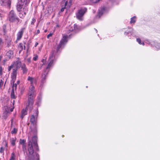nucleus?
<instances>
[{
	"label": "nucleus",
	"mask_w": 160,
	"mask_h": 160,
	"mask_svg": "<svg viewBox=\"0 0 160 160\" xmlns=\"http://www.w3.org/2000/svg\"><path fill=\"white\" fill-rule=\"evenodd\" d=\"M105 10V8H102L100 11H99L98 12V15L99 16L101 15Z\"/></svg>",
	"instance_id": "obj_25"
},
{
	"label": "nucleus",
	"mask_w": 160,
	"mask_h": 160,
	"mask_svg": "<svg viewBox=\"0 0 160 160\" xmlns=\"http://www.w3.org/2000/svg\"><path fill=\"white\" fill-rule=\"evenodd\" d=\"M2 70L3 69L1 67V66H0V75H2Z\"/></svg>",
	"instance_id": "obj_32"
},
{
	"label": "nucleus",
	"mask_w": 160,
	"mask_h": 160,
	"mask_svg": "<svg viewBox=\"0 0 160 160\" xmlns=\"http://www.w3.org/2000/svg\"><path fill=\"white\" fill-rule=\"evenodd\" d=\"M47 30H45L44 32H47Z\"/></svg>",
	"instance_id": "obj_54"
},
{
	"label": "nucleus",
	"mask_w": 160,
	"mask_h": 160,
	"mask_svg": "<svg viewBox=\"0 0 160 160\" xmlns=\"http://www.w3.org/2000/svg\"><path fill=\"white\" fill-rule=\"evenodd\" d=\"M142 44L143 45H144V42H142V43H141V44Z\"/></svg>",
	"instance_id": "obj_52"
},
{
	"label": "nucleus",
	"mask_w": 160,
	"mask_h": 160,
	"mask_svg": "<svg viewBox=\"0 0 160 160\" xmlns=\"http://www.w3.org/2000/svg\"><path fill=\"white\" fill-rule=\"evenodd\" d=\"M36 156L38 158V157H39V155L38 154H36Z\"/></svg>",
	"instance_id": "obj_50"
},
{
	"label": "nucleus",
	"mask_w": 160,
	"mask_h": 160,
	"mask_svg": "<svg viewBox=\"0 0 160 160\" xmlns=\"http://www.w3.org/2000/svg\"><path fill=\"white\" fill-rule=\"evenodd\" d=\"M27 114V112L26 110L23 109L22 110L21 118L23 119L24 116Z\"/></svg>",
	"instance_id": "obj_18"
},
{
	"label": "nucleus",
	"mask_w": 160,
	"mask_h": 160,
	"mask_svg": "<svg viewBox=\"0 0 160 160\" xmlns=\"http://www.w3.org/2000/svg\"><path fill=\"white\" fill-rule=\"evenodd\" d=\"M28 80L30 82L31 85H33V84H36L37 82V80L35 78L30 76L28 77Z\"/></svg>",
	"instance_id": "obj_13"
},
{
	"label": "nucleus",
	"mask_w": 160,
	"mask_h": 160,
	"mask_svg": "<svg viewBox=\"0 0 160 160\" xmlns=\"http://www.w3.org/2000/svg\"><path fill=\"white\" fill-rule=\"evenodd\" d=\"M35 21H36L35 19L34 18H32V21L31 22V24H32V25L34 24V22H35Z\"/></svg>",
	"instance_id": "obj_31"
},
{
	"label": "nucleus",
	"mask_w": 160,
	"mask_h": 160,
	"mask_svg": "<svg viewBox=\"0 0 160 160\" xmlns=\"http://www.w3.org/2000/svg\"><path fill=\"white\" fill-rule=\"evenodd\" d=\"M3 84V82L2 80H0V88H1Z\"/></svg>",
	"instance_id": "obj_30"
},
{
	"label": "nucleus",
	"mask_w": 160,
	"mask_h": 160,
	"mask_svg": "<svg viewBox=\"0 0 160 160\" xmlns=\"http://www.w3.org/2000/svg\"><path fill=\"white\" fill-rule=\"evenodd\" d=\"M100 0H91L93 3H96L99 2Z\"/></svg>",
	"instance_id": "obj_35"
},
{
	"label": "nucleus",
	"mask_w": 160,
	"mask_h": 160,
	"mask_svg": "<svg viewBox=\"0 0 160 160\" xmlns=\"http://www.w3.org/2000/svg\"><path fill=\"white\" fill-rule=\"evenodd\" d=\"M38 45V42H36L35 44V47H36Z\"/></svg>",
	"instance_id": "obj_44"
},
{
	"label": "nucleus",
	"mask_w": 160,
	"mask_h": 160,
	"mask_svg": "<svg viewBox=\"0 0 160 160\" xmlns=\"http://www.w3.org/2000/svg\"><path fill=\"white\" fill-rule=\"evenodd\" d=\"M4 149L2 147H1L0 148V152L1 153H3Z\"/></svg>",
	"instance_id": "obj_33"
},
{
	"label": "nucleus",
	"mask_w": 160,
	"mask_h": 160,
	"mask_svg": "<svg viewBox=\"0 0 160 160\" xmlns=\"http://www.w3.org/2000/svg\"><path fill=\"white\" fill-rule=\"evenodd\" d=\"M38 58V56L36 55L35 57H34L33 59L34 61H36Z\"/></svg>",
	"instance_id": "obj_34"
},
{
	"label": "nucleus",
	"mask_w": 160,
	"mask_h": 160,
	"mask_svg": "<svg viewBox=\"0 0 160 160\" xmlns=\"http://www.w3.org/2000/svg\"><path fill=\"white\" fill-rule=\"evenodd\" d=\"M13 108H12L10 109V111L11 112H12L13 111Z\"/></svg>",
	"instance_id": "obj_48"
},
{
	"label": "nucleus",
	"mask_w": 160,
	"mask_h": 160,
	"mask_svg": "<svg viewBox=\"0 0 160 160\" xmlns=\"http://www.w3.org/2000/svg\"><path fill=\"white\" fill-rule=\"evenodd\" d=\"M28 151L30 155H32L33 153V148L32 147V142L29 141L28 144Z\"/></svg>",
	"instance_id": "obj_12"
},
{
	"label": "nucleus",
	"mask_w": 160,
	"mask_h": 160,
	"mask_svg": "<svg viewBox=\"0 0 160 160\" xmlns=\"http://www.w3.org/2000/svg\"><path fill=\"white\" fill-rule=\"evenodd\" d=\"M11 98H12L14 99L15 98V96L14 94V91L12 90L11 94Z\"/></svg>",
	"instance_id": "obj_29"
},
{
	"label": "nucleus",
	"mask_w": 160,
	"mask_h": 160,
	"mask_svg": "<svg viewBox=\"0 0 160 160\" xmlns=\"http://www.w3.org/2000/svg\"><path fill=\"white\" fill-rule=\"evenodd\" d=\"M65 8V7H64V8H62L61 9L60 12H63L64 11V10Z\"/></svg>",
	"instance_id": "obj_41"
},
{
	"label": "nucleus",
	"mask_w": 160,
	"mask_h": 160,
	"mask_svg": "<svg viewBox=\"0 0 160 160\" xmlns=\"http://www.w3.org/2000/svg\"><path fill=\"white\" fill-rule=\"evenodd\" d=\"M27 61L28 62H31V58H28L27 59Z\"/></svg>",
	"instance_id": "obj_40"
},
{
	"label": "nucleus",
	"mask_w": 160,
	"mask_h": 160,
	"mask_svg": "<svg viewBox=\"0 0 160 160\" xmlns=\"http://www.w3.org/2000/svg\"><path fill=\"white\" fill-rule=\"evenodd\" d=\"M137 41L139 44H141V40L140 38H137Z\"/></svg>",
	"instance_id": "obj_36"
},
{
	"label": "nucleus",
	"mask_w": 160,
	"mask_h": 160,
	"mask_svg": "<svg viewBox=\"0 0 160 160\" xmlns=\"http://www.w3.org/2000/svg\"><path fill=\"white\" fill-rule=\"evenodd\" d=\"M42 62H43V64H44L46 62V60L44 59H43L42 60Z\"/></svg>",
	"instance_id": "obj_39"
},
{
	"label": "nucleus",
	"mask_w": 160,
	"mask_h": 160,
	"mask_svg": "<svg viewBox=\"0 0 160 160\" xmlns=\"http://www.w3.org/2000/svg\"><path fill=\"white\" fill-rule=\"evenodd\" d=\"M68 2L67 1L65 3V6L64 7H66V6L68 4Z\"/></svg>",
	"instance_id": "obj_45"
},
{
	"label": "nucleus",
	"mask_w": 160,
	"mask_h": 160,
	"mask_svg": "<svg viewBox=\"0 0 160 160\" xmlns=\"http://www.w3.org/2000/svg\"><path fill=\"white\" fill-rule=\"evenodd\" d=\"M2 43V38H0V45Z\"/></svg>",
	"instance_id": "obj_43"
},
{
	"label": "nucleus",
	"mask_w": 160,
	"mask_h": 160,
	"mask_svg": "<svg viewBox=\"0 0 160 160\" xmlns=\"http://www.w3.org/2000/svg\"><path fill=\"white\" fill-rule=\"evenodd\" d=\"M9 160H15V155L14 152L12 153L11 157Z\"/></svg>",
	"instance_id": "obj_21"
},
{
	"label": "nucleus",
	"mask_w": 160,
	"mask_h": 160,
	"mask_svg": "<svg viewBox=\"0 0 160 160\" xmlns=\"http://www.w3.org/2000/svg\"><path fill=\"white\" fill-rule=\"evenodd\" d=\"M18 48L19 50V53H20L24 49H25V45H23L22 43H19L18 46Z\"/></svg>",
	"instance_id": "obj_15"
},
{
	"label": "nucleus",
	"mask_w": 160,
	"mask_h": 160,
	"mask_svg": "<svg viewBox=\"0 0 160 160\" xmlns=\"http://www.w3.org/2000/svg\"><path fill=\"white\" fill-rule=\"evenodd\" d=\"M52 33H50L49 34H48L47 36V38H49V37H51L52 35Z\"/></svg>",
	"instance_id": "obj_38"
},
{
	"label": "nucleus",
	"mask_w": 160,
	"mask_h": 160,
	"mask_svg": "<svg viewBox=\"0 0 160 160\" xmlns=\"http://www.w3.org/2000/svg\"><path fill=\"white\" fill-rule=\"evenodd\" d=\"M30 128L31 129V132L28 135V139L29 141H30L32 142V144L33 143L34 148L36 149H38V144L37 143V137L35 134L37 133V132L36 133L33 132H32V131H33L31 127H30Z\"/></svg>",
	"instance_id": "obj_4"
},
{
	"label": "nucleus",
	"mask_w": 160,
	"mask_h": 160,
	"mask_svg": "<svg viewBox=\"0 0 160 160\" xmlns=\"http://www.w3.org/2000/svg\"><path fill=\"white\" fill-rule=\"evenodd\" d=\"M6 145V146H7V143H6V145Z\"/></svg>",
	"instance_id": "obj_55"
},
{
	"label": "nucleus",
	"mask_w": 160,
	"mask_h": 160,
	"mask_svg": "<svg viewBox=\"0 0 160 160\" xmlns=\"http://www.w3.org/2000/svg\"><path fill=\"white\" fill-rule=\"evenodd\" d=\"M28 106H27L26 108L28 109V107L29 105L32 106L33 103V98L35 97V96L34 94H32V95H30L29 93H28Z\"/></svg>",
	"instance_id": "obj_9"
},
{
	"label": "nucleus",
	"mask_w": 160,
	"mask_h": 160,
	"mask_svg": "<svg viewBox=\"0 0 160 160\" xmlns=\"http://www.w3.org/2000/svg\"><path fill=\"white\" fill-rule=\"evenodd\" d=\"M21 66V62L19 59H18L16 61H14L12 64L8 66V71H10L12 68V71L11 74L12 82H14L16 78L17 70Z\"/></svg>",
	"instance_id": "obj_2"
},
{
	"label": "nucleus",
	"mask_w": 160,
	"mask_h": 160,
	"mask_svg": "<svg viewBox=\"0 0 160 160\" xmlns=\"http://www.w3.org/2000/svg\"><path fill=\"white\" fill-rule=\"evenodd\" d=\"M6 83V82H5L4 84H5Z\"/></svg>",
	"instance_id": "obj_57"
},
{
	"label": "nucleus",
	"mask_w": 160,
	"mask_h": 160,
	"mask_svg": "<svg viewBox=\"0 0 160 160\" xmlns=\"http://www.w3.org/2000/svg\"><path fill=\"white\" fill-rule=\"evenodd\" d=\"M22 150L25 152L26 151V144L22 145Z\"/></svg>",
	"instance_id": "obj_26"
},
{
	"label": "nucleus",
	"mask_w": 160,
	"mask_h": 160,
	"mask_svg": "<svg viewBox=\"0 0 160 160\" xmlns=\"http://www.w3.org/2000/svg\"><path fill=\"white\" fill-rule=\"evenodd\" d=\"M6 83V82H5L4 84H5Z\"/></svg>",
	"instance_id": "obj_58"
},
{
	"label": "nucleus",
	"mask_w": 160,
	"mask_h": 160,
	"mask_svg": "<svg viewBox=\"0 0 160 160\" xmlns=\"http://www.w3.org/2000/svg\"><path fill=\"white\" fill-rule=\"evenodd\" d=\"M15 139L14 138H12L11 140V144L12 146H14L15 144Z\"/></svg>",
	"instance_id": "obj_27"
},
{
	"label": "nucleus",
	"mask_w": 160,
	"mask_h": 160,
	"mask_svg": "<svg viewBox=\"0 0 160 160\" xmlns=\"http://www.w3.org/2000/svg\"><path fill=\"white\" fill-rule=\"evenodd\" d=\"M14 102H15V101H14V100H13V103H12V104H13V105L14 104Z\"/></svg>",
	"instance_id": "obj_53"
},
{
	"label": "nucleus",
	"mask_w": 160,
	"mask_h": 160,
	"mask_svg": "<svg viewBox=\"0 0 160 160\" xmlns=\"http://www.w3.org/2000/svg\"><path fill=\"white\" fill-rule=\"evenodd\" d=\"M136 18V17L135 16H134L132 18H131V20L130 21V23L132 24V23H135L136 22L135 19Z\"/></svg>",
	"instance_id": "obj_22"
},
{
	"label": "nucleus",
	"mask_w": 160,
	"mask_h": 160,
	"mask_svg": "<svg viewBox=\"0 0 160 160\" xmlns=\"http://www.w3.org/2000/svg\"><path fill=\"white\" fill-rule=\"evenodd\" d=\"M70 30L72 31L73 30V29H72L71 30Z\"/></svg>",
	"instance_id": "obj_56"
},
{
	"label": "nucleus",
	"mask_w": 160,
	"mask_h": 160,
	"mask_svg": "<svg viewBox=\"0 0 160 160\" xmlns=\"http://www.w3.org/2000/svg\"><path fill=\"white\" fill-rule=\"evenodd\" d=\"M54 57L55 52L54 51H52L50 54L49 58V62L48 66L44 70L42 74L41 86L42 84L44 83L45 82V80L46 77L48 74V72H49L48 69L53 65Z\"/></svg>",
	"instance_id": "obj_3"
},
{
	"label": "nucleus",
	"mask_w": 160,
	"mask_h": 160,
	"mask_svg": "<svg viewBox=\"0 0 160 160\" xmlns=\"http://www.w3.org/2000/svg\"><path fill=\"white\" fill-rule=\"evenodd\" d=\"M6 83V82H5L4 84H5Z\"/></svg>",
	"instance_id": "obj_59"
},
{
	"label": "nucleus",
	"mask_w": 160,
	"mask_h": 160,
	"mask_svg": "<svg viewBox=\"0 0 160 160\" xmlns=\"http://www.w3.org/2000/svg\"><path fill=\"white\" fill-rule=\"evenodd\" d=\"M21 68L22 70L23 73V74H26L28 72V69L26 67L25 64H23L21 66Z\"/></svg>",
	"instance_id": "obj_17"
},
{
	"label": "nucleus",
	"mask_w": 160,
	"mask_h": 160,
	"mask_svg": "<svg viewBox=\"0 0 160 160\" xmlns=\"http://www.w3.org/2000/svg\"><path fill=\"white\" fill-rule=\"evenodd\" d=\"M25 28H22L18 32L17 34V38L16 41H19L22 37Z\"/></svg>",
	"instance_id": "obj_10"
},
{
	"label": "nucleus",
	"mask_w": 160,
	"mask_h": 160,
	"mask_svg": "<svg viewBox=\"0 0 160 160\" xmlns=\"http://www.w3.org/2000/svg\"><path fill=\"white\" fill-rule=\"evenodd\" d=\"M74 29L75 30L78 29V26L76 24H74Z\"/></svg>",
	"instance_id": "obj_37"
},
{
	"label": "nucleus",
	"mask_w": 160,
	"mask_h": 160,
	"mask_svg": "<svg viewBox=\"0 0 160 160\" xmlns=\"http://www.w3.org/2000/svg\"><path fill=\"white\" fill-rule=\"evenodd\" d=\"M10 45V42H9L8 43V45L7 46L8 47H9V46Z\"/></svg>",
	"instance_id": "obj_46"
},
{
	"label": "nucleus",
	"mask_w": 160,
	"mask_h": 160,
	"mask_svg": "<svg viewBox=\"0 0 160 160\" xmlns=\"http://www.w3.org/2000/svg\"><path fill=\"white\" fill-rule=\"evenodd\" d=\"M131 33V32H124V34H125V35H127L128 34H129V33Z\"/></svg>",
	"instance_id": "obj_42"
},
{
	"label": "nucleus",
	"mask_w": 160,
	"mask_h": 160,
	"mask_svg": "<svg viewBox=\"0 0 160 160\" xmlns=\"http://www.w3.org/2000/svg\"><path fill=\"white\" fill-rule=\"evenodd\" d=\"M30 0H19L17 5V10L20 12L19 17L21 18H23L28 12V8L26 5L30 2Z\"/></svg>",
	"instance_id": "obj_1"
},
{
	"label": "nucleus",
	"mask_w": 160,
	"mask_h": 160,
	"mask_svg": "<svg viewBox=\"0 0 160 160\" xmlns=\"http://www.w3.org/2000/svg\"><path fill=\"white\" fill-rule=\"evenodd\" d=\"M18 130L15 128H14L13 130L11 131V133L12 134H16Z\"/></svg>",
	"instance_id": "obj_28"
},
{
	"label": "nucleus",
	"mask_w": 160,
	"mask_h": 160,
	"mask_svg": "<svg viewBox=\"0 0 160 160\" xmlns=\"http://www.w3.org/2000/svg\"><path fill=\"white\" fill-rule=\"evenodd\" d=\"M12 80L11 81V83H13V85L12 86V90L14 91V89L16 90L17 89V84L16 83L14 84V82H12Z\"/></svg>",
	"instance_id": "obj_23"
},
{
	"label": "nucleus",
	"mask_w": 160,
	"mask_h": 160,
	"mask_svg": "<svg viewBox=\"0 0 160 160\" xmlns=\"http://www.w3.org/2000/svg\"><path fill=\"white\" fill-rule=\"evenodd\" d=\"M26 140L24 139H20L19 142V144L22 145L26 144Z\"/></svg>",
	"instance_id": "obj_20"
},
{
	"label": "nucleus",
	"mask_w": 160,
	"mask_h": 160,
	"mask_svg": "<svg viewBox=\"0 0 160 160\" xmlns=\"http://www.w3.org/2000/svg\"><path fill=\"white\" fill-rule=\"evenodd\" d=\"M13 52L12 50H9L6 53V56L9 58H10L13 57Z\"/></svg>",
	"instance_id": "obj_14"
},
{
	"label": "nucleus",
	"mask_w": 160,
	"mask_h": 160,
	"mask_svg": "<svg viewBox=\"0 0 160 160\" xmlns=\"http://www.w3.org/2000/svg\"><path fill=\"white\" fill-rule=\"evenodd\" d=\"M8 18L10 22L16 21L17 23L19 22V19L17 17L14 12L11 10L9 13Z\"/></svg>",
	"instance_id": "obj_7"
},
{
	"label": "nucleus",
	"mask_w": 160,
	"mask_h": 160,
	"mask_svg": "<svg viewBox=\"0 0 160 160\" xmlns=\"http://www.w3.org/2000/svg\"><path fill=\"white\" fill-rule=\"evenodd\" d=\"M40 32V30L39 29H38L37 30V34L39 33Z\"/></svg>",
	"instance_id": "obj_47"
},
{
	"label": "nucleus",
	"mask_w": 160,
	"mask_h": 160,
	"mask_svg": "<svg viewBox=\"0 0 160 160\" xmlns=\"http://www.w3.org/2000/svg\"><path fill=\"white\" fill-rule=\"evenodd\" d=\"M9 113V112L3 111V117L5 119H6L7 118L8 116V114Z\"/></svg>",
	"instance_id": "obj_24"
},
{
	"label": "nucleus",
	"mask_w": 160,
	"mask_h": 160,
	"mask_svg": "<svg viewBox=\"0 0 160 160\" xmlns=\"http://www.w3.org/2000/svg\"><path fill=\"white\" fill-rule=\"evenodd\" d=\"M35 112L36 113V116H37V117L35 118V116L34 115H32L30 117V121L34 127L33 129V131H32V132H33V131H34V132L36 133L37 132L36 129V121L38 112V111L37 110H36Z\"/></svg>",
	"instance_id": "obj_6"
},
{
	"label": "nucleus",
	"mask_w": 160,
	"mask_h": 160,
	"mask_svg": "<svg viewBox=\"0 0 160 160\" xmlns=\"http://www.w3.org/2000/svg\"><path fill=\"white\" fill-rule=\"evenodd\" d=\"M19 82H20V81H17V83H18V84L19 83Z\"/></svg>",
	"instance_id": "obj_51"
},
{
	"label": "nucleus",
	"mask_w": 160,
	"mask_h": 160,
	"mask_svg": "<svg viewBox=\"0 0 160 160\" xmlns=\"http://www.w3.org/2000/svg\"><path fill=\"white\" fill-rule=\"evenodd\" d=\"M87 11V9L84 8L78 10L76 13L77 18L78 20L82 21L83 19V16Z\"/></svg>",
	"instance_id": "obj_5"
},
{
	"label": "nucleus",
	"mask_w": 160,
	"mask_h": 160,
	"mask_svg": "<svg viewBox=\"0 0 160 160\" xmlns=\"http://www.w3.org/2000/svg\"><path fill=\"white\" fill-rule=\"evenodd\" d=\"M33 85H31L30 87L28 93H29L30 95H32V94H34V92L35 91Z\"/></svg>",
	"instance_id": "obj_16"
},
{
	"label": "nucleus",
	"mask_w": 160,
	"mask_h": 160,
	"mask_svg": "<svg viewBox=\"0 0 160 160\" xmlns=\"http://www.w3.org/2000/svg\"><path fill=\"white\" fill-rule=\"evenodd\" d=\"M0 3L2 5H7L9 8L11 5V1L10 0H0Z\"/></svg>",
	"instance_id": "obj_11"
},
{
	"label": "nucleus",
	"mask_w": 160,
	"mask_h": 160,
	"mask_svg": "<svg viewBox=\"0 0 160 160\" xmlns=\"http://www.w3.org/2000/svg\"><path fill=\"white\" fill-rule=\"evenodd\" d=\"M3 110L4 112H10L9 108L7 106H4L3 107Z\"/></svg>",
	"instance_id": "obj_19"
},
{
	"label": "nucleus",
	"mask_w": 160,
	"mask_h": 160,
	"mask_svg": "<svg viewBox=\"0 0 160 160\" xmlns=\"http://www.w3.org/2000/svg\"><path fill=\"white\" fill-rule=\"evenodd\" d=\"M2 58V56H0V61H1Z\"/></svg>",
	"instance_id": "obj_49"
},
{
	"label": "nucleus",
	"mask_w": 160,
	"mask_h": 160,
	"mask_svg": "<svg viewBox=\"0 0 160 160\" xmlns=\"http://www.w3.org/2000/svg\"><path fill=\"white\" fill-rule=\"evenodd\" d=\"M68 36L67 35L63 36L61 40L60 43L59 44L57 49V51L58 52L59 49L65 44L67 42V38Z\"/></svg>",
	"instance_id": "obj_8"
}]
</instances>
